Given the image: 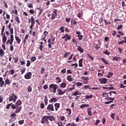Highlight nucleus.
I'll return each instance as SVG.
<instances>
[{
	"label": "nucleus",
	"instance_id": "obj_30",
	"mask_svg": "<svg viewBox=\"0 0 126 126\" xmlns=\"http://www.w3.org/2000/svg\"><path fill=\"white\" fill-rule=\"evenodd\" d=\"M72 96H77V95H80L78 91H75L74 93H72Z\"/></svg>",
	"mask_w": 126,
	"mask_h": 126
},
{
	"label": "nucleus",
	"instance_id": "obj_43",
	"mask_svg": "<svg viewBox=\"0 0 126 126\" xmlns=\"http://www.w3.org/2000/svg\"><path fill=\"white\" fill-rule=\"evenodd\" d=\"M74 87L68 88L66 90V92H69V91H72L74 90Z\"/></svg>",
	"mask_w": 126,
	"mask_h": 126
},
{
	"label": "nucleus",
	"instance_id": "obj_57",
	"mask_svg": "<svg viewBox=\"0 0 126 126\" xmlns=\"http://www.w3.org/2000/svg\"><path fill=\"white\" fill-rule=\"evenodd\" d=\"M76 86H82V83H80L79 82L76 83Z\"/></svg>",
	"mask_w": 126,
	"mask_h": 126
},
{
	"label": "nucleus",
	"instance_id": "obj_23",
	"mask_svg": "<svg viewBox=\"0 0 126 126\" xmlns=\"http://www.w3.org/2000/svg\"><path fill=\"white\" fill-rule=\"evenodd\" d=\"M58 101V99H57V98L56 97H53L50 100H49V102L50 103H56V102H57Z\"/></svg>",
	"mask_w": 126,
	"mask_h": 126
},
{
	"label": "nucleus",
	"instance_id": "obj_29",
	"mask_svg": "<svg viewBox=\"0 0 126 126\" xmlns=\"http://www.w3.org/2000/svg\"><path fill=\"white\" fill-rule=\"evenodd\" d=\"M20 71L21 72V74H23V73H24L25 71H26V68H25V67H22L20 69Z\"/></svg>",
	"mask_w": 126,
	"mask_h": 126
},
{
	"label": "nucleus",
	"instance_id": "obj_36",
	"mask_svg": "<svg viewBox=\"0 0 126 126\" xmlns=\"http://www.w3.org/2000/svg\"><path fill=\"white\" fill-rule=\"evenodd\" d=\"M37 9H39V12H38V16L41 15V14H42V13L43 12V11H44V9H41L40 8H37Z\"/></svg>",
	"mask_w": 126,
	"mask_h": 126
},
{
	"label": "nucleus",
	"instance_id": "obj_53",
	"mask_svg": "<svg viewBox=\"0 0 126 126\" xmlns=\"http://www.w3.org/2000/svg\"><path fill=\"white\" fill-rule=\"evenodd\" d=\"M18 124H19V125H23V124H24V120L19 121Z\"/></svg>",
	"mask_w": 126,
	"mask_h": 126
},
{
	"label": "nucleus",
	"instance_id": "obj_20",
	"mask_svg": "<svg viewBox=\"0 0 126 126\" xmlns=\"http://www.w3.org/2000/svg\"><path fill=\"white\" fill-rule=\"evenodd\" d=\"M47 119L50 121V122H53V121H55V120H56V118L54 117V116H47Z\"/></svg>",
	"mask_w": 126,
	"mask_h": 126
},
{
	"label": "nucleus",
	"instance_id": "obj_5",
	"mask_svg": "<svg viewBox=\"0 0 126 126\" xmlns=\"http://www.w3.org/2000/svg\"><path fill=\"white\" fill-rule=\"evenodd\" d=\"M108 94H109L110 97H113L112 98L108 96L109 100H111V101H114V100H115V98H116V94H117V92L115 91H111L108 93Z\"/></svg>",
	"mask_w": 126,
	"mask_h": 126
},
{
	"label": "nucleus",
	"instance_id": "obj_50",
	"mask_svg": "<svg viewBox=\"0 0 126 126\" xmlns=\"http://www.w3.org/2000/svg\"><path fill=\"white\" fill-rule=\"evenodd\" d=\"M104 23H105V24H106V25L111 24V22L109 20H107L105 19Z\"/></svg>",
	"mask_w": 126,
	"mask_h": 126
},
{
	"label": "nucleus",
	"instance_id": "obj_52",
	"mask_svg": "<svg viewBox=\"0 0 126 126\" xmlns=\"http://www.w3.org/2000/svg\"><path fill=\"white\" fill-rule=\"evenodd\" d=\"M31 64V62H30V61L29 60L27 61L26 66L27 67L30 66Z\"/></svg>",
	"mask_w": 126,
	"mask_h": 126
},
{
	"label": "nucleus",
	"instance_id": "obj_6",
	"mask_svg": "<svg viewBox=\"0 0 126 126\" xmlns=\"http://www.w3.org/2000/svg\"><path fill=\"white\" fill-rule=\"evenodd\" d=\"M17 100V96L14 94H12L9 96V102L13 101V103H15Z\"/></svg>",
	"mask_w": 126,
	"mask_h": 126
},
{
	"label": "nucleus",
	"instance_id": "obj_32",
	"mask_svg": "<svg viewBox=\"0 0 126 126\" xmlns=\"http://www.w3.org/2000/svg\"><path fill=\"white\" fill-rule=\"evenodd\" d=\"M87 107H89V104H82L80 108V109H83L84 108H87Z\"/></svg>",
	"mask_w": 126,
	"mask_h": 126
},
{
	"label": "nucleus",
	"instance_id": "obj_40",
	"mask_svg": "<svg viewBox=\"0 0 126 126\" xmlns=\"http://www.w3.org/2000/svg\"><path fill=\"white\" fill-rule=\"evenodd\" d=\"M120 60H121V58L120 57H115L113 58L112 59L113 61H116V62H119V61H120Z\"/></svg>",
	"mask_w": 126,
	"mask_h": 126
},
{
	"label": "nucleus",
	"instance_id": "obj_56",
	"mask_svg": "<svg viewBox=\"0 0 126 126\" xmlns=\"http://www.w3.org/2000/svg\"><path fill=\"white\" fill-rule=\"evenodd\" d=\"M123 28V25H118L117 28V30H120V29H122Z\"/></svg>",
	"mask_w": 126,
	"mask_h": 126
},
{
	"label": "nucleus",
	"instance_id": "obj_35",
	"mask_svg": "<svg viewBox=\"0 0 126 126\" xmlns=\"http://www.w3.org/2000/svg\"><path fill=\"white\" fill-rule=\"evenodd\" d=\"M60 87L62 88H65L66 87V83H62L60 85Z\"/></svg>",
	"mask_w": 126,
	"mask_h": 126
},
{
	"label": "nucleus",
	"instance_id": "obj_8",
	"mask_svg": "<svg viewBox=\"0 0 126 126\" xmlns=\"http://www.w3.org/2000/svg\"><path fill=\"white\" fill-rule=\"evenodd\" d=\"M58 16V10L57 9H55L53 10L52 14H51V20H54Z\"/></svg>",
	"mask_w": 126,
	"mask_h": 126
},
{
	"label": "nucleus",
	"instance_id": "obj_59",
	"mask_svg": "<svg viewBox=\"0 0 126 126\" xmlns=\"http://www.w3.org/2000/svg\"><path fill=\"white\" fill-rule=\"evenodd\" d=\"M9 50L10 51H11V52H13V50H14V47H13V45L10 46Z\"/></svg>",
	"mask_w": 126,
	"mask_h": 126
},
{
	"label": "nucleus",
	"instance_id": "obj_37",
	"mask_svg": "<svg viewBox=\"0 0 126 126\" xmlns=\"http://www.w3.org/2000/svg\"><path fill=\"white\" fill-rule=\"evenodd\" d=\"M70 53L69 52H67V53H65L63 56V58H64L65 59H66V58H67V57H68V56H70Z\"/></svg>",
	"mask_w": 126,
	"mask_h": 126
},
{
	"label": "nucleus",
	"instance_id": "obj_60",
	"mask_svg": "<svg viewBox=\"0 0 126 126\" xmlns=\"http://www.w3.org/2000/svg\"><path fill=\"white\" fill-rule=\"evenodd\" d=\"M61 72H62V73H65L66 72V68H64L61 70Z\"/></svg>",
	"mask_w": 126,
	"mask_h": 126
},
{
	"label": "nucleus",
	"instance_id": "obj_7",
	"mask_svg": "<svg viewBox=\"0 0 126 126\" xmlns=\"http://www.w3.org/2000/svg\"><path fill=\"white\" fill-rule=\"evenodd\" d=\"M48 120V116H44L41 119V124L49 125V120Z\"/></svg>",
	"mask_w": 126,
	"mask_h": 126
},
{
	"label": "nucleus",
	"instance_id": "obj_25",
	"mask_svg": "<svg viewBox=\"0 0 126 126\" xmlns=\"http://www.w3.org/2000/svg\"><path fill=\"white\" fill-rule=\"evenodd\" d=\"M77 50L80 53H83L84 52V50L81 46H78Z\"/></svg>",
	"mask_w": 126,
	"mask_h": 126
},
{
	"label": "nucleus",
	"instance_id": "obj_3",
	"mask_svg": "<svg viewBox=\"0 0 126 126\" xmlns=\"http://www.w3.org/2000/svg\"><path fill=\"white\" fill-rule=\"evenodd\" d=\"M30 22L31 23L30 27V29H31L30 31V34H31V33H32V29H33V27H34V26L35 25V19L33 16L31 17V19H29L28 23H29Z\"/></svg>",
	"mask_w": 126,
	"mask_h": 126
},
{
	"label": "nucleus",
	"instance_id": "obj_17",
	"mask_svg": "<svg viewBox=\"0 0 126 126\" xmlns=\"http://www.w3.org/2000/svg\"><path fill=\"white\" fill-rule=\"evenodd\" d=\"M57 91L59 92V93H58L59 95H63V94H64V93H65L66 92V91H63V90H62L60 89H58Z\"/></svg>",
	"mask_w": 126,
	"mask_h": 126
},
{
	"label": "nucleus",
	"instance_id": "obj_44",
	"mask_svg": "<svg viewBox=\"0 0 126 126\" xmlns=\"http://www.w3.org/2000/svg\"><path fill=\"white\" fill-rule=\"evenodd\" d=\"M77 36L78 37L79 41H81V40H82V39H83V35H82L81 34L78 35Z\"/></svg>",
	"mask_w": 126,
	"mask_h": 126
},
{
	"label": "nucleus",
	"instance_id": "obj_14",
	"mask_svg": "<svg viewBox=\"0 0 126 126\" xmlns=\"http://www.w3.org/2000/svg\"><path fill=\"white\" fill-rule=\"evenodd\" d=\"M8 28L10 34H13V28L11 27V23H9L8 26Z\"/></svg>",
	"mask_w": 126,
	"mask_h": 126
},
{
	"label": "nucleus",
	"instance_id": "obj_21",
	"mask_svg": "<svg viewBox=\"0 0 126 126\" xmlns=\"http://www.w3.org/2000/svg\"><path fill=\"white\" fill-rule=\"evenodd\" d=\"M83 58H81L80 60H79V66L80 67H83Z\"/></svg>",
	"mask_w": 126,
	"mask_h": 126
},
{
	"label": "nucleus",
	"instance_id": "obj_11",
	"mask_svg": "<svg viewBox=\"0 0 126 126\" xmlns=\"http://www.w3.org/2000/svg\"><path fill=\"white\" fill-rule=\"evenodd\" d=\"M62 39H65L64 41H69V40L71 39V37H70V36L68 34H66L64 36L62 37Z\"/></svg>",
	"mask_w": 126,
	"mask_h": 126
},
{
	"label": "nucleus",
	"instance_id": "obj_61",
	"mask_svg": "<svg viewBox=\"0 0 126 126\" xmlns=\"http://www.w3.org/2000/svg\"><path fill=\"white\" fill-rule=\"evenodd\" d=\"M13 59L14 61V63H17V62H18V58L17 57H16V58L13 57Z\"/></svg>",
	"mask_w": 126,
	"mask_h": 126
},
{
	"label": "nucleus",
	"instance_id": "obj_28",
	"mask_svg": "<svg viewBox=\"0 0 126 126\" xmlns=\"http://www.w3.org/2000/svg\"><path fill=\"white\" fill-rule=\"evenodd\" d=\"M28 38H29V34H26L25 36V38L24 39V41L23 43H24V45H25L26 43V40H28Z\"/></svg>",
	"mask_w": 126,
	"mask_h": 126
},
{
	"label": "nucleus",
	"instance_id": "obj_15",
	"mask_svg": "<svg viewBox=\"0 0 126 126\" xmlns=\"http://www.w3.org/2000/svg\"><path fill=\"white\" fill-rule=\"evenodd\" d=\"M15 39L16 41L17 44H18V45H20L21 39L19 38V37L17 35H15Z\"/></svg>",
	"mask_w": 126,
	"mask_h": 126
},
{
	"label": "nucleus",
	"instance_id": "obj_4",
	"mask_svg": "<svg viewBox=\"0 0 126 126\" xmlns=\"http://www.w3.org/2000/svg\"><path fill=\"white\" fill-rule=\"evenodd\" d=\"M4 32V30L2 29L1 31V35L2 36V41L3 44H5V42H6V40H7V37L5 35V32Z\"/></svg>",
	"mask_w": 126,
	"mask_h": 126
},
{
	"label": "nucleus",
	"instance_id": "obj_16",
	"mask_svg": "<svg viewBox=\"0 0 126 126\" xmlns=\"http://www.w3.org/2000/svg\"><path fill=\"white\" fill-rule=\"evenodd\" d=\"M54 107H55V111L56 112H58V110H59V109H60L61 107V105L59 103H56L54 104Z\"/></svg>",
	"mask_w": 126,
	"mask_h": 126
},
{
	"label": "nucleus",
	"instance_id": "obj_46",
	"mask_svg": "<svg viewBox=\"0 0 126 126\" xmlns=\"http://www.w3.org/2000/svg\"><path fill=\"white\" fill-rule=\"evenodd\" d=\"M57 125L58 126H64L63 125V122L62 121H59L57 123Z\"/></svg>",
	"mask_w": 126,
	"mask_h": 126
},
{
	"label": "nucleus",
	"instance_id": "obj_27",
	"mask_svg": "<svg viewBox=\"0 0 126 126\" xmlns=\"http://www.w3.org/2000/svg\"><path fill=\"white\" fill-rule=\"evenodd\" d=\"M4 51H3V49L0 48V56L2 58L3 56H4Z\"/></svg>",
	"mask_w": 126,
	"mask_h": 126
},
{
	"label": "nucleus",
	"instance_id": "obj_54",
	"mask_svg": "<svg viewBox=\"0 0 126 126\" xmlns=\"http://www.w3.org/2000/svg\"><path fill=\"white\" fill-rule=\"evenodd\" d=\"M78 66V65L77 63H73L71 64V66H73L74 68L77 67Z\"/></svg>",
	"mask_w": 126,
	"mask_h": 126
},
{
	"label": "nucleus",
	"instance_id": "obj_10",
	"mask_svg": "<svg viewBox=\"0 0 126 126\" xmlns=\"http://www.w3.org/2000/svg\"><path fill=\"white\" fill-rule=\"evenodd\" d=\"M25 79H31L32 78V72H28L24 76Z\"/></svg>",
	"mask_w": 126,
	"mask_h": 126
},
{
	"label": "nucleus",
	"instance_id": "obj_19",
	"mask_svg": "<svg viewBox=\"0 0 126 126\" xmlns=\"http://www.w3.org/2000/svg\"><path fill=\"white\" fill-rule=\"evenodd\" d=\"M15 105H16V106H21V105H22V101H21V100L18 99L16 102Z\"/></svg>",
	"mask_w": 126,
	"mask_h": 126
},
{
	"label": "nucleus",
	"instance_id": "obj_38",
	"mask_svg": "<svg viewBox=\"0 0 126 126\" xmlns=\"http://www.w3.org/2000/svg\"><path fill=\"white\" fill-rule=\"evenodd\" d=\"M36 60H37V58H36V57H35V56L32 57L31 58V62L32 63H34V62H35V61H36Z\"/></svg>",
	"mask_w": 126,
	"mask_h": 126
},
{
	"label": "nucleus",
	"instance_id": "obj_13",
	"mask_svg": "<svg viewBox=\"0 0 126 126\" xmlns=\"http://www.w3.org/2000/svg\"><path fill=\"white\" fill-rule=\"evenodd\" d=\"M98 43L99 44V46H98V44H97L95 43H94L93 44L94 48V49H95V50H99V49H100V47L101 46V42H100V41H99Z\"/></svg>",
	"mask_w": 126,
	"mask_h": 126
},
{
	"label": "nucleus",
	"instance_id": "obj_64",
	"mask_svg": "<svg viewBox=\"0 0 126 126\" xmlns=\"http://www.w3.org/2000/svg\"><path fill=\"white\" fill-rule=\"evenodd\" d=\"M71 126H77V124L75 123H70Z\"/></svg>",
	"mask_w": 126,
	"mask_h": 126
},
{
	"label": "nucleus",
	"instance_id": "obj_51",
	"mask_svg": "<svg viewBox=\"0 0 126 126\" xmlns=\"http://www.w3.org/2000/svg\"><path fill=\"white\" fill-rule=\"evenodd\" d=\"M101 61L104 63H105V64H109V63L108 62H106V60L104 58H101Z\"/></svg>",
	"mask_w": 126,
	"mask_h": 126
},
{
	"label": "nucleus",
	"instance_id": "obj_26",
	"mask_svg": "<svg viewBox=\"0 0 126 126\" xmlns=\"http://www.w3.org/2000/svg\"><path fill=\"white\" fill-rule=\"evenodd\" d=\"M67 80L69 81V82H71V81H73V79H72V77L71 75H68L67 76Z\"/></svg>",
	"mask_w": 126,
	"mask_h": 126
},
{
	"label": "nucleus",
	"instance_id": "obj_9",
	"mask_svg": "<svg viewBox=\"0 0 126 126\" xmlns=\"http://www.w3.org/2000/svg\"><path fill=\"white\" fill-rule=\"evenodd\" d=\"M46 110H48V112H54L55 111V108H54V104L52 103L49 104L47 106Z\"/></svg>",
	"mask_w": 126,
	"mask_h": 126
},
{
	"label": "nucleus",
	"instance_id": "obj_42",
	"mask_svg": "<svg viewBox=\"0 0 126 126\" xmlns=\"http://www.w3.org/2000/svg\"><path fill=\"white\" fill-rule=\"evenodd\" d=\"M92 98H93V95L92 94L85 96V99H92Z\"/></svg>",
	"mask_w": 126,
	"mask_h": 126
},
{
	"label": "nucleus",
	"instance_id": "obj_55",
	"mask_svg": "<svg viewBox=\"0 0 126 126\" xmlns=\"http://www.w3.org/2000/svg\"><path fill=\"white\" fill-rule=\"evenodd\" d=\"M9 40H12L13 41H14V36H13V34H11V35L10 36Z\"/></svg>",
	"mask_w": 126,
	"mask_h": 126
},
{
	"label": "nucleus",
	"instance_id": "obj_31",
	"mask_svg": "<svg viewBox=\"0 0 126 126\" xmlns=\"http://www.w3.org/2000/svg\"><path fill=\"white\" fill-rule=\"evenodd\" d=\"M15 20L16 21V22H17V24H19V23H20V20L18 16H15Z\"/></svg>",
	"mask_w": 126,
	"mask_h": 126
},
{
	"label": "nucleus",
	"instance_id": "obj_2",
	"mask_svg": "<svg viewBox=\"0 0 126 126\" xmlns=\"http://www.w3.org/2000/svg\"><path fill=\"white\" fill-rule=\"evenodd\" d=\"M58 86L57 84H51L49 85V91L51 92V93H57Z\"/></svg>",
	"mask_w": 126,
	"mask_h": 126
},
{
	"label": "nucleus",
	"instance_id": "obj_24",
	"mask_svg": "<svg viewBox=\"0 0 126 126\" xmlns=\"http://www.w3.org/2000/svg\"><path fill=\"white\" fill-rule=\"evenodd\" d=\"M66 112L68 116H69V117H70V115H71V109L70 108H67L66 109Z\"/></svg>",
	"mask_w": 126,
	"mask_h": 126
},
{
	"label": "nucleus",
	"instance_id": "obj_45",
	"mask_svg": "<svg viewBox=\"0 0 126 126\" xmlns=\"http://www.w3.org/2000/svg\"><path fill=\"white\" fill-rule=\"evenodd\" d=\"M81 79H82V80H85V81H86V82H88V78L86 77H84V76H82L81 77Z\"/></svg>",
	"mask_w": 126,
	"mask_h": 126
},
{
	"label": "nucleus",
	"instance_id": "obj_12",
	"mask_svg": "<svg viewBox=\"0 0 126 126\" xmlns=\"http://www.w3.org/2000/svg\"><path fill=\"white\" fill-rule=\"evenodd\" d=\"M99 81H100L101 84H106V83H107V81H108V79L106 78H100L99 79Z\"/></svg>",
	"mask_w": 126,
	"mask_h": 126
},
{
	"label": "nucleus",
	"instance_id": "obj_49",
	"mask_svg": "<svg viewBox=\"0 0 126 126\" xmlns=\"http://www.w3.org/2000/svg\"><path fill=\"white\" fill-rule=\"evenodd\" d=\"M87 56L88 58L90 59V60H92V61H93V60H94V57L90 55L89 54H88Z\"/></svg>",
	"mask_w": 126,
	"mask_h": 126
},
{
	"label": "nucleus",
	"instance_id": "obj_34",
	"mask_svg": "<svg viewBox=\"0 0 126 126\" xmlns=\"http://www.w3.org/2000/svg\"><path fill=\"white\" fill-rule=\"evenodd\" d=\"M48 96H47V95H45L44 97V103L46 106L48 105Z\"/></svg>",
	"mask_w": 126,
	"mask_h": 126
},
{
	"label": "nucleus",
	"instance_id": "obj_47",
	"mask_svg": "<svg viewBox=\"0 0 126 126\" xmlns=\"http://www.w3.org/2000/svg\"><path fill=\"white\" fill-rule=\"evenodd\" d=\"M10 117H12V119H14V118L16 117V113H15V112H13V113L11 114Z\"/></svg>",
	"mask_w": 126,
	"mask_h": 126
},
{
	"label": "nucleus",
	"instance_id": "obj_22",
	"mask_svg": "<svg viewBox=\"0 0 126 126\" xmlns=\"http://www.w3.org/2000/svg\"><path fill=\"white\" fill-rule=\"evenodd\" d=\"M16 110H15V113L17 114V113H19L20 111H21V109H22V107L21 106H16Z\"/></svg>",
	"mask_w": 126,
	"mask_h": 126
},
{
	"label": "nucleus",
	"instance_id": "obj_41",
	"mask_svg": "<svg viewBox=\"0 0 126 126\" xmlns=\"http://www.w3.org/2000/svg\"><path fill=\"white\" fill-rule=\"evenodd\" d=\"M59 119L61 120L62 122H63V121L65 120V117H64V116H59Z\"/></svg>",
	"mask_w": 126,
	"mask_h": 126
},
{
	"label": "nucleus",
	"instance_id": "obj_18",
	"mask_svg": "<svg viewBox=\"0 0 126 126\" xmlns=\"http://www.w3.org/2000/svg\"><path fill=\"white\" fill-rule=\"evenodd\" d=\"M87 113L88 115L91 117L92 116V108H87Z\"/></svg>",
	"mask_w": 126,
	"mask_h": 126
},
{
	"label": "nucleus",
	"instance_id": "obj_33",
	"mask_svg": "<svg viewBox=\"0 0 126 126\" xmlns=\"http://www.w3.org/2000/svg\"><path fill=\"white\" fill-rule=\"evenodd\" d=\"M15 72V70L14 69H11L9 71V74L10 75H13Z\"/></svg>",
	"mask_w": 126,
	"mask_h": 126
},
{
	"label": "nucleus",
	"instance_id": "obj_39",
	"mask_svg": "<svg viewBox=\"0 0 126 126\" xmlns=\"http://www.w3.org/2000/svg\"><path fill=\"white\" fill-rule=\"evenodd\" d=\"M56 79L57 80V83H61V82H62V79L60 77H57Z\"/></svg>",
	"mask_w": 126,
	"mask_h": 126
},
{
	"label": "nucleus",
	"instance_id": "obj_48",
	"mask_svg": "<svg viewBox=\"0 0 126 126\" xmlns=\"http://www.w3.org/2000/svg\"><path fill=\"white\" fill-rule=\"evenodd\" d=\"M64 27H62L60 28V31L61 32V33H63L64 32Z\"/></svg>",
	"mask_w": 126,
	"mask_h": 126
},
{
	"label": "nucleus",
	"instance_id": "obj_1",
	"mask_svg": "<svg viewBox=\"0 0 126 126\" xmlns=\"http://www.w3.org/2000/svg\"><path fill=\"white\" fill-rule=\"evenodd\" d=\"M11 83L8 78H7L5 81H3L2 77H0V87H6V85H9Z\"/></svg>",
	"mask_w": 126,
	"mask_h": 126
},
{
	"label": "nucleus",
	"instance_id": "obj_63",
	"mask_svg": "<svg viewBox=\"0 0 126 126\" xmlns=\"http://www.w3.org/2000/svg\"><path fill=\"white\" fill-rule=\"evenodd\" d=\"M71 23H73L74 25H76L77 23H76V20H71Z\"/></svg>",
	"mask_w": 126,
	"mask_h": 126
},
{
	"label": "nucleus",
	"instance_id": "obj_62",
	"mask_svg": "<svg viewBox=\"0 0 126 126\" xmlns=\"http://www.w3.org/2000/svg\"><path fill=\"white\" fill-rule=\"evenodd\" d=\"M28 91H29V92H31V91H32V87H31V86H29L28 87Z\"/></svg>",
	"mask_w": 126,
	"mask_h": 126
},
{
	"label": "nucleus",
	"instance_id": "obj_58",
	"mask_svg": "<svg viewBox=\"0 0 126 126\" xmlns=\"http://www.w3.org/2000/svg\"><path fill=\"white\" fill-rule=\"evenodd\" d=\"M40 109H44V108H45V104L40 103Z\"/></svg>",
	"mask_w": 126,
	"mask_h": 126
}]
</instances>
